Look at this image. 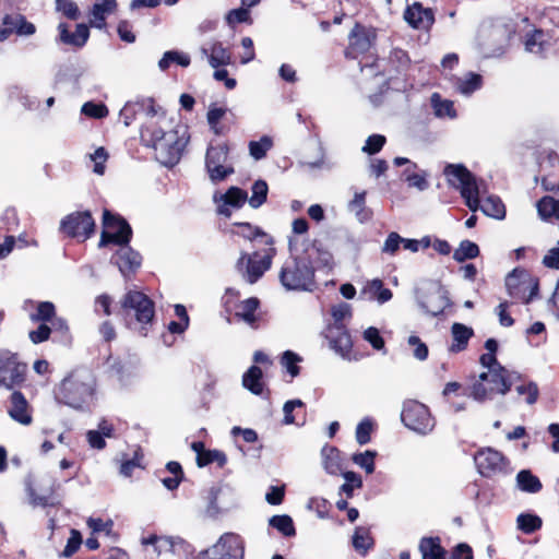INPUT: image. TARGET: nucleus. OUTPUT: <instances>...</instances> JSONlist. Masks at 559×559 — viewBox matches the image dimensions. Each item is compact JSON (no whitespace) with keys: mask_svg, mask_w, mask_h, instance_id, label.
I'll return each instance as SVG.
<instances>
[{"mask_svg":"<svg viewBox=\"0 0 559 559\" xmlns=\"http://www.w3.org/2000/svg\"><path fill=\"white\" fill-rule=\"evenodd\" d=\"M449 182L460 189L461 195L472 212L481 210L490 217L502 219L506 216V207L502 201L495 195L483 198L485 189L478 183L472 173L462 165H448L444 169Z\"/></svg>","mask_w":559,"mask_h":559,"instance_id":"obj_1","label":"nucleus"},{"mask_svg":"<svg viewBox=\"0 0 559 559\" xmlns=\"http://www.w3.org/2000/svg\"><path fill=\"white\" fill-rule=\"evenodd\" d=\"M96 377L91 369L80 367L69 372L56 388V399L74 409L87 408L96 396Z\"/></svg>","mask_w":559,"mask_h":559,"instance_id":"obj_2","label":"nucleus"},{"mask_svg":"<svg viewBox=\"0 0 559 559\" xmlns=\"http://www.w3.org/2000/svg\"><path fill=\"white\" fill-rule=\"evenodd\" d=\"M118 313L128 328L136 329L140 325L141 333L146 335V325L155 318V305L144 293L130 289L120 299Z\"/></svg>","mask_w":559,"mask_h":559,"instance_id":"obj_3","label":"nucleus"},{"mask_svg":"<svg viewBox=\"0 0 559 559\" xmlns=\"http://www.w3.org/2000/svg\"><path fill=\"white\" fill-rule=\"evenodd\" d=\"M513 373L504 367L481 372L471 385V395L479 402L491 399L495 394H507L512 385Z\"/></svg>","mask_w":559,"mask_h":559,"instance_id":"obj_4","label":"nucleus"},{"mask_svg":"<svg viewBox=\"0 0 559 559\" xmlns=\"http://www.w3.org/2000/svg\"><path fill=\"white\" fill-rule=\"evenodd\" d=\"M280 281L287 290H311L314 286V270L308 259L292 258L284 263Z\"/></svg>","mask_w":559,"mask_h":559,"instance_id":"obj_5","label":"nucleus"},{"mask_svg":"<svg viewBox=\"0 0 559 559\" xmlns=\"http://www.w3.org/2000/svg\"><path fill=\"white\" fill-rule=\"evenodd\" d=\"M189 135L186 128H176L162 136L160 140L154 141V151L156 158L166 166L177 164L181 154L187 146Z\"/></svg>","mask_w":559,"mask_h":559,"instance_id":"obj_6","label":"nucleus"},{"mask_svg":"<svg viewBox=\"0 0 559 559\" xmlns=\"http://www.w3.org/2000/svg\"><path fill=\"white\" fill-rule=\"evenodd\" d=\"M401 419L407 428L420 435L431 432L436 425L428 407L414 400L404 403Z\"/></svg>","mask_w":559,"mask_h":559,"instance_id":"obj_7","label":"nucleus"},{"mask_svg":"<svg viewBox=\"0 0 559 559\" xmlns=\"http://www.w3.org/2000/svg\"><path fill=\"white\" fill-rule=\"evenodd\" d=\"M131 235V227L122 217L111 214L108 210L104 211L99 247H105L109 243L118 246L128 245Z\"/></svg>","mask_w":559,"mask_h":559,"instance_id":"obj_8","label":"nucleus"},{"mask_svg":"<svg viewBox=\"0 0 559 559\" xmlns=\"http://www.w3.org/2000/svg\"><path fill=\"white\" fill-rule=\"evenodd\" d=\"M506 287L511 297L528 304L538 290V281L527 271L514 269L506 278Z\"/></svg>","mask_w":559,"mask_h":559,"instance_id":"obj_9","label":"nucleus"},{"mask_svg":"<svg viewBox=\"0 0 559 559\" xmlns=\"http://www.w3.org/2000/svg\"><path fill=\"white\" fill-rule=\"evenodd\" d=\"M274 254L275 249L270 248L262 259L257 260V253L251 257L242 252L236 266L246 281L253 284L271 267Z\"/></svg>","mask_w":559,"mask_h":559,"instance_id":"obj_10","label":"nucleus"},{"mask_svg":"<svg viewBox=\"0 0 559 559\" xmlns=\"http://www.w3.org/2000/svg\"><path fill=\"white\" fill-rule=\"evenodd\" d=\"M228 146L225 143L218 145H210L206 152V169L212 181H222L229 174L234 173L231 167H225L224 164L228 157Z\"/></svg>","mask_w":559,"mask_h":559,"instance_id":"obj_11","label":"nucleus"},{"mask_svg":"<svg viewBox=\"0 0 559 559\" xmlns=\"http://www.w3.org/2000/svg\"><path fill=\"white\" fill-rule=\"evenodd\" d=\"M94 228L95 222L88 211L71 213L60 223V230L69 237L88 238Z\"/></svg>","mask_w":559,"mask_h":559,"instance_id":"obj_12","label":"nucleus"},{"mask_svg":"<svg viewBox=\"0 0 559 559\" xmlns=\"http://www.w3.org/2000/svg\"><path fill=\"white\" fill-rule=\"evenodd\" d=\"M36 33V26L21 13L5 14L0 23V43L12 35L28 37Z\"/></svg>","mask_w":559,"mask_h":559,"instance_id":"obj_13","label":"nucleus"},{"mask_svg":"<svg viewBox=\"0 0 559 559\" xmlns=\"http://www.w3.org/2000/svg\"><path fill=\"white\" fill-rule=\"evenodd\" d=\"M26 365L17 361L15 355L0 357V386L13 389L24 382Z\"/></svg>","mask_w":559,"mask_h":559,"instance_id":"obj_14","label":"nucleus"},{"mask_svg":"<svg viewBox=\"0 0 559 559\" xmlns=\"http://www.w3.org/2000/svg\"><path fill=\"white\" fill-rule=\"evenodd\" d=\"M478 472L485 477L503 473L507 467L504 456L491 448L479 450L474 456Z\"/></svg>","mask_w":559,"mask_h":559,"instance_id":"obj_15","label":"nucleus"},{"mask_svg":"<svg viewBox=\"0 0 559 559\" xmlns=\"http://www.w3.org/2000/svg\"><path fill=\"white\" fill-rule=\"evenodd\" d=\"M416 296L420 307L433 317L442 313L447 307V299L441 289L435 284L417 288Z\"/></svg>","mask_w":559,"mask_h":559,"instance_id":"obj_16","label":"nucleus"},{"mask_svg":"<svg viewBox=\"0 0 559 559\" xmlns=\"http://www.w3.org/2000/svg\"><path fill=\"white\" fill-rule=\"evenodd\" d=\"M214 559H241L243 545L241 538L234 533L224 534L213 546Z\"/></svg>","mask_w":559,"mask_h":559,"instance_id":"obj_17","label":"nucleus"},{"mask_svg":"<svg viewBox=\"0 0 559 559\" xmlns=\"http://www.w3.org/2000/svg\"><path fill=\"white\" fill-rule=\"evenodd\" d=\"M8 414L13 420L24 426H28L33 421L28 402L26 401L25 396L19 391H14L11 394Z\"/></svg>","mask_w":559,"mask_h":559,"instance_id":"obj_18","label":"nucleus"},{"mask_svg":"<svg viewBox=\"0 0 559 559\" xmlns=\"http://www.w3.org/2000/svg\"><path fill=\"white\" fill-rule=\"evenodd\" d=\"M123 276L133 273L141 265V255L128 245H120V248L112 258Z\"/></svg>","mask_w":559,"mask_h":559,"instance_id":"obj_19","label":"nucleus"},{"mask_svg":"<svg viewBox=\"0 0 559 559\" xmlns=\"http://www.w3.org/2000/svg\"><path fill=\"white\" fill-rule=\"evenodd\" d=\"M404 17L411 26L418 29L429 28L435 21L432 11L430 9H425L418 2H415L406 9Z\"/></svg>","mask_w":559,"mask_h":559,"instance_id":"obj_20","label":"nucleus"},{"mask_svg":"<svg viewBox=\"0 0 559 559\" xmlns=\"http://www.w3.org/2000/svg\"><path fill=\"white\" fill-rule=\"evenodd\" d=\"M374 39L373 29L356 24L349 34V47L357 52H366Z\"/></svg>","mask_w":559,"mask_h":559,"instance_id":"obj_21","label":"nucleus"},{"mask_svg":"<svg viewBox=\"0 0 559 559\" xmlns=\"http://www.w3.org/2000/svg\"><path fill=\"white\" fill-rule=\"evenodd\" d=\"M200 52L203 57L209 59V63L212 68L227 66L231 61L230 52L219 41L212 43L209 47L203 46Z\"/></svg>","mask_w":559,"mask_h":559,"instance_id":"obj_22","label":"nucleus"},{"mask_svg":"<svg viewBox=\"0 0 559 559\" xmlns=\"http://www.w3.org/2000/svg\"><path fill=\"white\" fill-rule=\"evenodd\" d=\"M325 336L331 348L335 352L342 355L349 352L352 347L350 336L341 325L329 326Z\"/></svg>","mask_w":559,"mask_h":559,"instance_id":"obj_23","label":"nucleus"},{"mask_svg":"<svg viewBox=\"0 0 559 559\" xmlns=\"http://www.w3.org/2000/svg\"><path fill=\"white\" fill-rule=\"evenodd\" d=\"M58 29L60 33V40L63 44L79 48L85 45L90 36L88 27L85 24H78L73 34L69 33L67 24L64 23H60Z\"/></svg>","mask_w":559,"mask_h":559,"instance_id":"obj_24","label":"nucleus"},{"mask_svg":"<svg viewBox=\"0 0 559 559\" xmlns=\"http://www.w3.org/2000/svg\"><path fill=\"white\" fill-rule=\"evenodd\" d=\"M259 305L260 301L255 297H250L246 300H242L237 307L235 317L242 320L250 326H255L260 318L259 314H257Z\"/></svg>","mask_w":559,"mask_h":559,"instance_id":"obj_25","label":"nucleus"},{"mask_svg":"<svg viewBox=\"0 0 559 559\" xmlns=\"http://www.w3.org/2000/svg\"><path fill=\"white\" fill-rule=\"evenodd\" d=\"M116 0H99L94 3L91 15V25L97 28H103L106 25V15L116 10Z\"/></svg>","mask_w":559,"mask_h":559,"instance_id":"obj_26","label":"nucleus"},{"mask_svg":"<svg viewBox=\"0 0 559 559\" xmlns=\"http://www.w3.org/2000/svg\"><path fill=\"white\" fill-rule=\"evenodd\" d=\"M361 294L367 299L377 300L379 304H384L392 298V292L389 288H384L380 280L369 282L361 290Z\"/></svg>","mask_w":559,"mask_h":559,"instance_id":"obj_27","label":"nucleus"},{"mask_svg":"<svg viewBox=\"0 0 559 559\" xmlns=\"http://www.w3.org/2000/svg\"><path fill=\"white\" fill-rule=\"evenodd\" d=\"M423 559H445V551L438 537H425L419 543Z\"/></svg>","mask_w":559,"mask_h":559,"instance_id":"obj_28","label":"nucleus"},{"mask_svg":"<svg viewBox=\"0 0 559 559\" xmlns=\"http://www.w3.org/2000/svg\"><path fill=\"white\" fill-rule=\"evenodd\" d=\"M262 377L263 373L261 368L258 366H251L242 377V384L253 394L260 395L264 389Z\"/></svg>","mask_w":559,"mask_h":559,"instance_id":"obj_29","label":"nucleus"},{"mask_svg":"<svg viewBox=\"0 0 559 559\" xmlns=\"http://www.w3.org/2000/svg\"><path fill=\"white\" fill-rule=\"evenodd\" d=\"M321 454L323 466L329 474L336 475L343 471L340 451L335 447H323Z\"/></svg>","mask_w":559,"mask_h":559,"instance_id":"obj_30","label":"nucleus"},{"mask_svg":"<svg viewBox=\"0 0 559 559\" xmlns=\"http://www.w3.org/2000/svg\"><path fill=\"white\" fill-rule=\"evenodd\" d=\"M452 336L454 343L451 346L452 352H460L463 350L471 336L473 335V330L471 328H467L466 325L462 323H454L452 325Z\"/></svg>","mask_w":559,"mask_h":559,"instance_id":"obj_31","label":"nucleus"},{"mask_svg":"<svg viewBox=\"0 0 559 559\" xmlns=\"http://www.w3.org/2000/svg\"><path fill=\"white\" fill-rule=\"evenodd\" d=\"M537 211L543 219H559V200L550 195H546L537 202Z\"/></svg>","mask_w":559,"mask_h":559,"instance_id":"obj_32","label":"nucleus"},{"mask_svg":"<svg viewBox=\"0 0 559 559\" xmlns=\"http://www.w3.org/2000/svg\"><path fill=\"white\" fill-rule=\"evenodd\" d=\"M518 487L526 492H538L542 489L540 480L531 471L523 469L516 475Z\"/></svg>","mask_w":559,"mask_h":559,"instance_id":"obj_33","label":"nucleus"},{"mask_svg":"<svg viewBox=\"0 0 559 559\" xmlns=\"http://www.w3.org/2000/svg\"><path fill=\"white\" fill-rule=\"evenodd\" d=\"M27 490L31 503L34 507H46L50 504L51 497L56 490V485L55 481H52L46 489L41 490L40 492H37L36 488L29 485Z\"/></svg>","mask_w":559,"mask_h":559,"instance_id":"obj_34","label":"nucleus"},{"mask_svg":"<svg viewBox=\"0 0 559 559\" xmlns=\"http://www.w3.org/2000/svg\"><path fill=\"white\" fill-rule=\"evenodd\" d=\"M56 317L55 305L50 301H40L37 304L36 311L29 314L32 322H51Z\"/></svg>","mask_w":559,"mask_h":559,"instance_id":"obj_35","label":"nucleus"},{"mask_svg":"<svg viewBox=\"0 0 559 559\" xmlns=\"http://www.w3.org/2000/svg\"><path fill=\"white\" fill-rule=\"evenodd\" d=\"M518 528L525 534H532L538 531L542 525V519L532 513H521L516 519Z\"/></svg>","mask_w":559,"mask_h":559,"instance_id":"obj_36","label":"nucleus"},{"mask_svg":"<svg viewBox=\"0 0 559 559\" xmlns=\"http://www.w3.org/2000/svg\"><path fill=\"white\" fill-rule=\"evenodd\" d=\"M173 62L181 67H188L190 64V57L177 50H169L164 53L158 62V67L162 71H166Z\"/></svg>","mask_w":559,"mask_h":559,"instance_id":"obj_37","label":"nucleus"},{"mask_svg":"<svg viewBox=\"0 0 559 559\" xmlns=\"http://www.w3.org/2000/svg\"><path fill=\"white\" fill-rule=\"evenodd\" d=\"M365 198L366 192H357L354 195V199L348 203V209L350 212L355 213L356 217L360 222L368 221L370 218V211H368L365 206Z\"/></svg>","mask_w":559,"mask_h":559,"instance_id":"obj_38","label":"nucleus"},{"mask_svg":"<svg viewBox=\"0 0 559 559\" xmlns=\"http://www.w3.org/2000/svg\"><path fill=\"white\" fill-rule=\"evenodd\" d=\"M479 248L478 246L471 240H463L459 248L455 249L453 253V259L457 262H463L467 259H474L478 257Z\"/></svg>","mask_w":559,"mask_h":559,"instance_id":"obj_39","label":"nucleus"},{"mask_svg":"<svg viewBox=\"0 0 559 559\" xmlns=\"http://www.w3.org/2000/svg\"><path fill=\"white\" fill-rule=\"evenodd\" d=\"M229 233L231 235H237L248 240H253L259 236H266L264 231H262L259 227H254L249 223H235Z\"/></svg>","mask_w":559,"mask_h":559,"instance_id":"obj_40","label":"nucleus"},{"mask_svg":"<svg viewBox=\"0 0 559 559\" xmlns=\"http://www.w3.org/2000/svg\"><path fill=\"white\" fill-rule=\"evenodd\" d=\"M166 132L157 127L153 121L146 122L141 129V140L145 145L154 147V141L160 140Z\"/></svg>","mask_w":559,"mask_h":559,"instance_id":"obj_41","label":"nucleus"},{"mask_svg":"<svg viewBox=\"0 0 559 559\" xmlns=\"http://www.w3.org/2000/svg\"><path fill=\"white\" fill-rule=\"evenodd\" d=\"M269 524L285 536L296 534L294 522L289 515H274L270 519Z\"/></svg>","mask_w":559,"mask_h":559,"instance_id":"obj_42","label":"nucleus"},{"mask_svg":"<svg viewBox=\"0 0 559 559\" xmlns=\"http://www.w3.org/2000/svg\"><path fill=\"white\" fill-rule=\"evenodd\" d=\"M251 191L252 194L251 198L249 199V204L252 207L257 209L265 202L269 188L265 181L258 180L252 185Z\"/></svg>","mask_w":559,"mask_h":559,"instance_id":"obj_43","label":"nucleus"},{"mask_svg":"<svg viewBox=\"0 0 559 559\" xmlns=\"http://www.w3.org/2000/svg\"><path fill=\"white\" fill-rule=\"evenodd\" d=\"M247 198V192L237 187L229 188L226 193L222 195V200L225 202V204L237 209L245 204Z\"/></svg>","mask_w":559,"mask_h":559,"instance_id":"obj_44","label":"nucleus"},{"mask_svg":"<svg viewBox=\"0 0 559 559\" xmlns=\"http://www.w3.org/2000/svg\"><path fill=\"white\" fill-rule=\"evenodd\" d=\"M371 545L372 539L370 537L368 530L364 527H357L353 536L354 548L361 554H366L367 550L371 547Z\"/></svg>","mask_w":559,"mask_h":559,"instance_id":"obj_45","label":"nucleus"},{"mask_svg":"<svg viewBox=\"0 0 559 559\" xmlns=\"http://www.w3.org/2000/svg\"><path fill=\"white\" fill-rule=\"evenodd\" d=\"M374 457L376 452L367 450L362 453L354 454L352 460L355 464L364 468L367 474H372L374 471Z\"/></svg>","mask_w":559,"mask_h":559,"instance_id":"obj_46","label":"nucleus"},{"mask_svg":"<svg viewBox=\"0 0 559 559\" xmlns=\"http://www.w3.org/2000/svg\"><path fill=\"white\" fill-rule=\"evenodd\" d=\"M227 462V457L224 452L219 450H206L199 460L198 465L200 467L206 466L211 463H217L219 467H223Z\"/></svg>","mask_w":559,"mask_h":559,"instance_id":"obj_47","label":"nucleus"},{"mask_svg":"<svg viewBox=\"0 0 559 559\" xmlns=\"http://www.w3.org/2000/svg\"><path fill=\"white\" fill-rule=\"evenodd\" d=\"M272 141L267 136H263L260 141H251L249 143L250 155L259 160L266 155V152L271 148Z\"/></svg>","mask_w":559,"mask_h":559,"instance_id":"obj_48","label":"nucleus"},{"mask_svg":"<svg viewBox=\"0 0 559 559\" xmlns=\"http://www.w3.org/2000/svg\"><path fill=\"white\" fill-rule=\"evenodd\" d=\"M144 102H129L120 110V118L126 127L130 126L135 115L144 108Z\"/></svg>","mask_w":559,"mask_h":559,"instance_id":"obj_49","label":"nucleus"},{"mask_svg":"<svg viewBox=\"0 0 559 559\" xmlns=\"http://www.w3.org/2000/svg\"><path fill=\"white\" fill-rule=\"evenodd\" d=\"M343 477L346 483L341 486V492H344L347 497L353 496L354 488H360L362 486L361 477L355 472H345Z\"/></svg>","mask_w":559,"mask_h":559,"instance_id":"obj_50","label":"nucleus"},{"mask_svg":"<svg viewBox=\"0 0 559 559\" xmlns=\"http://www.w3.org/2000/svg\"><path fill=\"white\" fill-rule=\"evenodd\" d=\"M390 62L397 71H404L411 63L407 52L400 48H394L390 53Z\"/></svg>","mask_w":559,"mask_h":559,"instance_id":"obj_51","label":"nucleus"},{"mask_svg":"<svg viewBox=\"0 0 559 559\" xmlns=\"http://www.w3.org/2000/svg\"><path fill=\"white\" fill-rule=\"evenodd\" d=\"M545 40L542 31H535L525 41L526 50L533 53H542L544 51Z\"/></svg>","mask_w":559,"mask_h":559,"instance_id":"obj_52","label":"nucleus"},{"mask_svg":"<svg viewBox=\"0 0 559 559\" xmlns=\"http://www.w3.org/2000/svg\"><path fill=\"white\" fill-rule=\"evenodd\" d=\"M142 545H153L155 551L159 555L163 550L171 548L173 544L168 537H159L157 535H150L148 537H143L141 540Z\"/></svg>","mask_w":559,"mask_h":559,"instance_id":"obj_53","label":"nucleus"},{"mask_svg":"<svg viewBox=\"0 0 559 559\" xmlns=\"http://www.w3.org/2000/svg\"><path fill=\"white\" fill-rule=\"evenodd\" d=\"M432 103H433L437 116H440V117H442V116L454 117L455 116L452 102L442 100V99H440L438 94H433Z\"/></svg>","mask_w":559,"mask_h":559,"instance_id":"obj_54","label":"nucleus"},{"mask_svg":"<svg viewBox=\"0 0 559 559\" xmlns=\"http://www.w3.org/2000/svg\"><path fill=\"white\" fill-rule=\"evenodd\" d=\"M373 429V425L370 419H364L356 428V440L359 444H366L370 441V435Z\"/></svg>","mask_w":559,"mask_h":559,"instance_id":"obj_55","label":"nucleus"},{"mask_svg":"<svg viewBox=\"0 0 559 559\" xmlns=\"http://www.w3.org/2000/svg\"><path fill=\"white\" fill-rule=\"evenodd\" d=\"M300 361V357L290 350H286L282 357V364L290 373L292 377H296L299 373V367L297 362Z\"/></svg>","mask_w":559,"mask_h":559,"instance_id":"obj_56","label":"nucleus"},{"mask_svg":"<svg viewBox=\"0 0 559 559\" xmlns=\"http://www.w3.org/2000/svg\"><path fill=\"white\" fill-rule=\"evenodd\" d=\"M402 241L403 237H401L397 233H390L383 243L382 252L388 253L390 255H394L397 252L400 246L402 245Z\"/></svg>","mask_w":559,"mask_h":559,"instance_id":"obj_57","label":"nucleus"},{"mask_svg":"<svg viewBox=\"0 0 559 559\" xmlns=\"http://www.w3.org/2000/svg\"><path fill=\"white\" fill-rule=\"evenodd\" d=\"M226 109L221 107H211L207 111V122L211 129L216 133H221V129L218 123L221 119L225 116Z\"/></svg>","mask_w":559,"mask_h":559,"instance_id":"obj_58","label":"nucleus"},{"mask_svg":"<svg viewBox=\"0 0 559 559\" xmlns=\"http://www.w3.org/2000/svg\"><path fill=\"white\" fill-rule=\"evenodd\" d=\"M480 86V75L471 73L468 78L461 81L457 85L462 94H471Z\"/></svg>","mask_w":559,"mask_h":559,"instance_id":"obj_59","label":"nucleus"},{"mask_svg":"<svg viewBox=\"0 0 559 559\" xmlns=\"http://www.w3.org/2000/svg\"><path fill=\"white\" fill-rule=\"evenodd\" d=\"M82 112L88 117L103 118L107 116L108 109L103 104L88 102L82 106Z\"/></svg>","mask_w":559,"mask_h":559,"instance_id":"obj_60","label":"nucleus"},{"mask_svg":"<svg viewBox=\"0 0 559 559\" xmlns=\"http://www.w3.org/2000/svg\"><path fill=\"white\" fill-rule=\"evenodd\" d=\"M81 544H82L81 534L78 531L72 530L71 531V536L69 537V539L67 542V545H66V548L62 551V556L67 557V558L71 557L74 552L78 551V549L80 548Z\"/></svg>","mask_w":559,"mask_h":559,"instance_id":"obj_61","label":"nucleus"},{"mask_svg":"<svg viewBox=\"0 0 559 559\" xmlns=\"http://www.w3.org/2000/svg\"><path fill=\"white\" fill-rule=\"evenodd\" d=\"M384 143L385 136L380 134L370 135L367 139L366 144L362 147V151L368 154H376L383 147Z\"/></svg>","mask_w":559,"mask_h":559,"instance_id":"obj_62","label":"nucleus"},{"mask_svg":"<svg viewBox=\"0 0 559 559\" xmlns=\"http://www.w3.org/2000/svg\"><path fill=\"white\" fill-rule=\"evenodd\" d=\"M108 158V154L104 147H98L92 155L91 159L95 163L94 173L103 175L105 171V163Z\"/></svg>","mask_w":559,"mask_h":559,"instance_id":"obj_63","label":"nucleus"},{"mask_svg":"<svg viewBox=\"0 0 559 559\" xmlns=\"http://www.w3.org/2000/svg\"><path fill=\"white\" fill-rule=\"evenodd\" d=\"M543 264L550 269H559V241L544 255Z\"/></svg>","mask_w":559,"mask_h":559,"instance_id":"obj_64","label":"nucleus"}]
</instances>
